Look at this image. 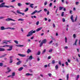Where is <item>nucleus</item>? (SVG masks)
<instances>
[{
  "label": "nucleus",
  "mask_w": 80,
  "mask_h": 80,
  "mask_svg": "<svg viewBox=\"0 0 80 80\" xmlns=\"http://www.w3.org/2000/svg\"><path fill=\"white\" fill-rule=\"evenodd\" d=\"M5 2H2L1 4H0V8H2L3 7H6V8H10L12 7V8H14V7L13 6L11 5L10 6H5Z\"/></svg>",
  "instance_id": "nucleus-1"
},
{
  "label": "nucleus",
  "mask_w": 80,
  "mask_h": 80,
  "mask_svg": "<svg viewBox=\"0 0 80 80\" xmlns=\"http://www.w3.org/2000/svg\"><path fill=\"white\" fill-rule=\"evenodd\" d=\"M7 29H10V30H15V28L12 27L5 28V27L3 26H2L0 27V30H7Z\"/></svg>",
  "instance_id": "nucleus-2"
},
{
  "label": "nucleus",
  "mask_w": 80,
  "mask_h": 80,
  "mask_svg": "<svg viewBox=\"0 0 80 80\" xmlns=\"http://www.w3.org/2000/svg\"><path fill=\"white\" fill-rule=\"evenodd\" d=\"M36 32V31H34L33 30H32L31 31L28 33V34L27 35V37H30L32 36V35L33 33H35Z\"/></svg>",
  "instance_id": "nucleus-3"
},
{
  "label": "nucleus",
  "mask_w": 80,
  "mask_h": 80,
  "mask_svg": "<svg viewBox=\"0 0 80 80\" xmlns=\"http://www.w3.org/2000/svg\"><path fill=\"white\" fill-rule=\"evenodd\" d=\"M6 21L7 22H9V21H14V22H15V21H16V20L14 19H12L11 18H8L6 19Z\"/></svg>",
  "instance_id": "nucleus-4"
},
{
  "label": "nucleus",
  "mask_w": 80,
  "mask_h": 80,
  "mask_svg": "<svg viewBox=\"0 0 80 80\" xmlns=\"http://www.w3.org/2000/svg\"><path fill=\"white\" fill-rule=\"evenodd\" d=\"M10 42V41H7L6 40L3 41L1 43L2 44H5V45H7L8 43L7 42Z\"/></svg>",
  "instance_id": "nucleus-5"
},
{
  "label": "nucleus",
  "mask_w": 80,
  "mask_h": 80,
  "mask_svg": "<svg viewBox=\"0 0 80 80\" xmlns=\"http://www.w3.org/2000/svg\"><path fill=\"white\" fill-rule=\"evenodd\" d=\"M12 48H13V46L11 45L9 47V49H7V51H11V50H12Z\"/></svg>",
  "instance_id": "nucleus-6"
},
{
  "label": "nucleus",
  "mask_w": 80,
  "mask_h": 80,
  "mask_svg": "<svg viewBox=\"0 0 80 80\" xmlns=\"http://www.w3.org/2000/svg\"><path fill=\"white\" fill-rule=\"evenodd\" d=\"M18 55L20 56V57H26V54H18Z\"/></svg>",
  "instance_id": "nucleus-7"
},
{
  "label": "nucleus",
  "mask_w": 80,
  "mask_h": 80,
  "mask_svg": "<svg viewBox=\"0 0 80 80\" xmlns=\"http://www.w3.org/2000/svg\"><path fill=\"white\" fill-rule=\"evenodd\" d=\"M41 42H42L43 43H46V42H47V39H44Z\"/></svg>",
  "instance_id": "nucleus-8"
},
{
  "label": "nucleus",
  "mask_w": 80,
  "mask_h": 80,
  "mask_svg": "<svg viewBox=\"0 0 80 80\" xmlns=\"http://www.w3.org/2000/svg\"><path fill=\"white\" fill-rule=\"evenodd\" d=\"M42 29V28L40 27L36 29V32H38L39 31H40V30H41Z\"/></svg>",
  "instance_id": "nucleus-9"
},
{
  "label": "nucleus",
  "mask_w": 80,
  "mask_h": 80,
  "mask_svg": "<svg viewBox=\"0 0 80 80\" xmlns=\"http://www.w3.org/2000/svg\"><path fill=\"white\" fill-rule=\"evenodd\" d=\"M5 49L3 48H0V52H3Z\"/></svg>",
  "instance_id": "nucleus-10"
},
{
  "label": "nucleus",
  "mask_w": 80,
  "mask_h": 80,
  "mask_svg": "<svg viewBox=\"0 0 80 80\" xmlns=\"http://www.w3.org/2000/svg\"><path fill=\"white\" fill-rule=\"evenodd\" d=\"M34 5V4H33V3L30 4V5L29 7H31V8H33V6Z\"/></svg>",
  "instance_id": "nucleus-11"
},
{
  "label": "nucleus",
  "mask_w": 80,
  "mask_h": 80,
  "mask_svg": "<svg viewBox=\"0 0 80 80\" xmlns=\"http://www.w3.org/2000/svg\"><path fill=\"white\" fill-rule=\"evenodd\" d=\"M32 58H33V57L32 55L30 56L29 58V60H32Z\"/></svg>",
  "instance_id": "nucleus-12"
},
{
  "label": "nucleus",
  "mask_w": 80,
  "mask_h": 80,
  "mask_svg": "<svg viewBox=\"0 0 80 80\" xmlns=\"http://www.w3.org/2000/svg\"><path fill=\"white\" fill-rule=\"evenodd\" d=\"M31 52L32 51H31V50L28 49V50L27 51V53H30V52Z\"/></svg>",
  "instance_id": "nucleus-13"
},
{
  "label": "nucleus",
  "mask_w": 80,
  "mask_h": 80,
  "mask_svg": "<svg viewBox=\"0 0 80 80\" xmlns=\"http://www.w3.org/2000/svg\"><path fill=\"white\" fill-rule=\"evenodd\" d=\"M77 41H78V39H76V41L75 42V43H73V45H77Z\"/></svg>",
  "instance_id": "nucleus-14"
},
{
  "label": "nucleus",
  "mask_w": 80,
  "mask_h": 80,
  "mask_svg": "<svg viewBox=\"0 0 80 80\" xmlns=\"http://www.w3.org/2000/svg\"><path fill=\"white\" fill-rule=\"evenodd\" d=\"M79 78H80V75H77V77L76 78V80H78Z\"/></svg>",
  "instance_id": "nucleus-15"
},
{
  "label": "nucleus",
  "mask_w": 80,
  "mask_h": 80,
  "mask_svg": "<svg viewBox=\"0 0 80 80\" xmlns=\"http://www.w3.org/2000/svg\"><path fill=\"white\" fill-rule=\"evenodd\" d=\"M22 63V61H19V62H18L17 63V65H20L21 63Z\"/></svg>",
  "instance_id": "nucleus-16"
},
{
  "label": "nucleus",
  "mask_w": 80,
  "mask_h": 80,
  "mask_svg": "<svg viewBox=\"0 0 80 80\" xmlns=\"http://www.w3.org/2000/svg\"><path fill=\"white\" fill-rule=\"evenodd\" d=\"M10 47V46H9L8 45H6L1 47L3 48L4 47Z\"/></svg>",
  "instance_id": "nucleus-17"
},
{
  "label": "nucleus",
  "mask_w": 80,
  "mask_h": 80,
  "mask_svg": "<svg viewBox=\"0 0 80 80\" xmlns=\"http://www.w3.org/2000/svg\"><path fill=\"white\" fill-rule=\"evenodd\" d=\"M58 65H56V66H55V70H57L58 69Z\"/></svg>",
  "instance_id": "nucleus-18"
},
{
  "label": "nucleus",
  "mask_w": 80,
  "mask_h": 80,
  "mask_svg": "<svg viewBox=\"0 0 80 80\" xmlns=\"http://www.w3.org/2000/svg\"><path fill=\"white\" fill-rule=\"evenodd\" d=\"M23 68L22 67L18 69L19 71H22V70H23Z\"/></svg>",
  "instance_id": "nucleus-19"
},
{
  "label": "nucleus",
  "mask_w": 80,
  "mask_h": 80,
  "mask_svg": "<svg viewBox=\"0 0 80 80\" xmlns=\"http://www.w3.org/2000/svg\"><path fill=\"white\" fill-rule=\"evenodd\" d=\"M30 75L32 76V74H30L29 73H27L26 74V76H29Z\"/></svg>",
  "instance_id": "nucleus-20"
},
{
  "label": "nucleus",
  "mask_w": 80,
  "mask_h": 80,
  "mask_svg": "<svg viewBox=\"0 0 80 80\" xmlns=\"http://www.w3.org/2000/svg\"><path fill=\"white\" fill-rule=\"evenodd\" d=\"M71 19L72 20V22H74V21L73 20V15H72L71 17Z\"/></svg>",
  "instance_id": "nucleus-21"
},
{
  "label": "nucleus",
  "mask_w": 80,
  "mask_h": 80,
  "mask_svg": "<svg viewBox=\"0 0 80 80\" xmlns=\"http://www.w3.org/2000/svg\"><path fill=\"white\" fill-rule=\"evenodd\" d=\"M59 10H62L63 8V7H59Z\"/></svg>",
  "instance_id": "nucleus-22"
},
{
  "label": "nucleus",
  "mask_w": 80,
  "mask_h": 80,
  "mask_svg": "<svg viewBox=\"0 0 80 80\" xmlns=\"http://www.w3.org/2000/svg\"><path fill=\"white\" fill-rule=\"evenodd\" d=\"M16 46L17 47H23V45H16Z\"/></svg>",
  "instance_id": "nucleus-23"
},
{
  "label": "nucleus",
  "mask_w": 80,
  "mask_h": 80,
  "mask_svg": "<svg viewBox=\"0 0 80 80\" xmlns=\"http://www.w3.org/2000/svg\"><path fill=\"white\" fill-rule=\"evenodd\" d=\"M18 7H20V6H22V4L20 3H19L18 4Z\"/></svg>",
  "instance_id": "nucleus-24"
},
{
  "label": "nucleus",
  "mask_w": 80,
  "mask_h": 80,
  "mask_svg": "<svg viewBox=\"0 0 80 80\" xmlns=\"http://www.w3.org/2000/svg\"><path fill=\"white\" fill-rule=\"evenodd\" d=\"M68 78H69V74H68L67 75V79L68 80Z\"/></svg>",
  "instance_id": "nucleus-25"
},
{
  "label": "nucleus",
  "mask_w": 80,
  "mask_h": 80,
  "mask_svg": "<svg viewBox=\"0 0 80 80\" xmlns=\"http://www.w3.org/2000/svg\"><path fill=\"white\" fill-rule=\"evenodd\" d=\"M43 43L42 42H41L40 44V47H41L43 45Z\"/></svg>",
  "instance_id": "nucleus-26"
},
{
  "label": "nucleus",
  "mask_w": 80,
  "mask_h": 80,
  "mask_svg": "<svg viewBox=\"0 0 80 80\" xmlns=\"http://www.w3.org/2000/svg\"><path fill=\"white\" fill-rule=\"evenodd\" d=\"M14 42L16 43V44H18V42L17 40L14 41Z\"/></svg>",
  "instance_id": "nucleus-27"
},
{
  "label": "nucleus",
  "mask_w": 80,
  "mask_h": 80,
  "mask_svg": "<svg viewBox=\"0 0 80 80\" xmlns=\"http://www.w3.org/2000/svg\"><path fill=\"white\" fill-rule=\"evenodd\" d=\"M6 55H7V54H4V55L0 57V58H2V57H5V56H6Z\"/></svg>",
  "instance_id": "nucleus-28"
},
{
  "label": "nucleus",
  "mask_w": 80,
  "mask_h": 80,
  "mask_svg": "<svg viewBox=\"0 0 80 80\" xmlns=\"http://www.w3.org/2000/svg\"><path fill=\"white\" fill-rule=\"evenodd\" d=\"M17 13H18V14H21V12H20V11L18 10H17Z\"/></svg>",
  "instance_id": "nucleus-29"
},
{
  "label": "nucleus",
  "mask_w": 80,
  "mask_h": 80,
  "mask_svg": "<svg viewBox=\"0 0 80 80\" xmlns=\"http://www.w3.org/2000/svg\"><path fill=\"white\" fill-rule=\"evenodd\" d=\"M15 73L14 72L12 73V76L13 77H14V76H15Z\"/></svg>",
  "instance_id": "nucleus-30"
},
{
  "label": "nucleus",
  "mask_w": 80,
  "mask_h": 80,
  "mask_svg": "<svg viewBox=\"0 0 80 80\" xmlns=\"http://www.w3.org/2000/svg\"><path fill=\"white\" fill-rule=\"evenodd\" d=\"M24 20L23 19L20 18L18 19V21H23Z\"/></svg>",
  "instance_id": "nucleus-31"
},
{
  "label": "nucleus",
  "mask_w": 80,
  "mask_h": 80,
  "mask_svg": "<svg viewBox=\"0 0 80 80\" xmlns=\"http://www.w3.org/2000/svg\"><path fill=\"white\" fill-rule=\"evenodd\" d=\"M11 69H9L8 72H6V73H9L10 72H11Z\"/></svg>",
  "instance_id": "nucleus-32"
},
{
  "label": "nucleus",
  "mask_w": 80,
  "mask_h": 80,
  "mask_svg": "<svg viewBox=\"0 0 80 80\" xmlns=\"http://www.w3.org/2000/svg\"><path fill=\"white\" fill-rule=\"evenodd\" d=\"M52 51H53V49H51L49 50V52L50 53H51V52H52Z\"/></svg>",
  "instance_id": "nucleus-33"
},
{
  "label": "nucleus",
  "mask_w": 80,
  "mask_h": 80,
  "mask_svg": "<svg viewBox=\"0 0 80 80\" xmlns=\"http://www.w3.org/2000/svg\"><path fill=\"white\" fill-rule=\"evenodd\" d=\"M13 62V60L12 59H10V61L9 62L10 63H12Z\"/></svg>",
  "instance_id": "nucleus-34"
},
{
  "label": "nucleus",
  "mask_w": 80,
  "mask_h": 80,
  "mask_svg": "<svg viewBox=\"0 0 80 80\" xmlns=\"http://www.w3.org/2000/svg\"><path fill=\"white\" fill-rule=\"evenodd\" d=\"M65 43H67V38L66 37H65Z\"/></svg>",
  "instance_id": "nucleus-35"
},
{
  "label": "nucleus",
  "mask_w": 80,
  "mask_h": 80,
  "mask_svg": "<svg viewBox=\"0 0 80 80\" xmlns=\"http://www.w3.org/2000/svg\"><path fill=\"white\" fill-rule=\"evenodd\" d=\"M62 17H63L64 16V12H62L61 14Z\"/></svg>",
  "instance_id": "nucleus-36"
},
{
  "label": "nucleus",
  "mask_w": 80,
  "mask_h": 80,
  "mask_svg": "<svg viewBox=\"0 0 80 80\" xmlns=\"http://www.w3.org/2000/svg\"><path fill=\"white\" fill-rule=\"evenodd\" d=\"M55 63V61L54 60H53L52 62V64H54Z\"/></svg>",
  "instance_id": "nucleus-37"
},
{
  "label": "nucleus",
  "mask_w": 80,
  "mask_h": 80,
  "mask_svg": "<svg viewBox=\"0 0 80 80\" xmlns=\"http://www.w3.org/2000/svg\"><path fill=\"white\" fill-rule=\"evenodd\" d=\"M47 1H45L44 3V5L45 6V5H47Z\"/></svg>",
  "instance_id": "nucleus-38"
},
{
  "label": "nucleus",
  "mask_w": 80,
  "mask_h": 80,
  "mask_svg": "<svg viewBox=\"0 0 80 80\" xmlns=\"http://www.w3.org/2000/svg\"><path fill=\"white\" fill-rule=\"evenodd\" d=\"M3 18H5V17H0V20H1V19H3Z\"/></svg>",
  "instance_id": "nucleus-39"
},
{
  "label": "nucleus",
  "mask_w": 80,
  "mask_h": 80,
  "mask_svg": "<svg viewBox=\"0 0 80 80\" xmlns=\"http://www.w3.org/2000/svg\"><path fill=\"white\" fill-rule=\"evenodd\" d=\"M28 10V8H27L25 10L24 12H27Z\"/></svg>",
  "instance_id": "nucleus-40"
},
{
  "label": "nucleus",
  "mask_w": 80,
  "mask_h": 80,
  "mask_svg": "<svg viewBox=\"0 0 80 80\" xmlns=\"http://www.w3.org/2000/svg\"><path fill=\"white\" fill-rule=\"evenodd\" d=\"M25 4L26 5H30V3L29 2H26L25 3Z\"/></svg>",
  "instance_id": "nucleus-41"
},
{
  "label": "nucleus",
  "mask_w": 80,
  "mask_h": 80,
  "mask_svg": "<svg viewBox=\"0 0 80 80\" xmlns=\"http://www.w3.org/2000/svg\"><path fill=\"white\" fill-rule=\"evenodd\" d=\"M41 52H38L37 53V55H40Z\"/></svg>",
  "instance_id": "nucleus-42"
},
{
  "label": "nucleus",
  "mask_w": 80,
  "mask_h": 80,
  "mask_svg": "<svg viewBox=\"0 0 80 80\" xmlns=\"http://www.w3.org/2000/svg\"><path fill=\"white\" fill-rule=\"evenodd\" d=\"M62 20L63 22H65V18H63L62 19Z\"/></svg>",
  "instance_id": "nucleus-43"
},
{
  "label": "nucleus",
  "mask_w": 80,
  "mask_h": 80,
  "mask_svg": "<svg viewBox=\"0 0 80 80\" xmlns=\"http://www.w3.org/2000/svg\"><path fill=\"white\" fill-rule=\"evenodd\" d=\"M73 37L74 38H76V35H75V34H74L73 35Z\"/></svg>",
  "instance_id": "nucleus-44"
},
{
  "label": "nucleus",
  "mask_w": 80,
  "mask_h": 80,
  "mask_svg": "<svg viewBox=\"0 0 80 80\" xmlns=\"http://www.w3.org/2000/svg\"><path fill=\"white\" fill-rule=\"evenodd\" d=\"M45 52H46V49H45L43 51L42 53V54H43V53H45Z\"/></svg>",
  "instance_id": "nucleus-45"
},
{
  "label": "nucleus",
  "mask_w": 80,
  "mask_h": 80,
  "mask_svg": "<svg viewBox=\"0 0 80 80\" xmlns=\"http://www.w3.org/2000/svg\"><path fill=\"white\" fill-rule=\"evenodd\" d=\"M3 65V63H0V67H2Z\"/></svg>",
  "instance_id": "nucleus-46"
},
{
  "label": "nucleus",
  "mask_w": 80,
  "mask_h": 80,
  "mask_svg": "<svg viewBox=\"0 0 80 80\" xmlns=\"http://www.w3.org/2000/svg\"><path fill=\"white\" fill-rule=\"evenodd\" d=\"M38 24H39V21H38L36 22V25H38Z\"/></svg>",
  "instance_id": "nucleus-47"
},
{
  "label": "nucleus",
  "mask_w": 80,
  "mask_h": 80,
  "mask_svg": "<svg viewBox=\"0 0 80 80\" xmlns=\"http://www.w3.org/2000/svg\"><path fill=\"white\" fill-rule=\"evenodd\" d=\"M52 3H50L49 4V7H52Z\"/></svg>",
  "instance_id": "nucleus-48"
},
{
  "label": "nucleus",
  "mask_w": 80,
  "mask_h": 80,
  "mask_svg": "<svg viewBox=\"0 0 80 80\" xmlns=\"http://www.w3.org/2000/svg\"><path fill=\"white\" fill-rule=\"evenodd\" d=\"M42 11V10H41L39 11H38V13H40V12H41Z\"/></svg>",
  "instance_id": "nucleus-49"
},
{
  "label": "nucleus",
  "mask_w": 80,
  "mask_h": 80,
  "mask_svg": "<svg viewBox=\"0 0 80 80\" xmlns=\"http://www.w3.org/2000/svg\"><path fill=\"white\" fill-rule=\"evenodd\" d=\"M52 42H53V41L52 40L50 42H49L48 43H49V44H50L52 43Z\"/></svg>",
  "instance_id": "nucleus-50"
},
{
  "label": "nucleus",
  "mask_w": 80,
  "mask_h": 80,
  "mask_svg": "<svg viewBox=\"0 0 80 80\" xmlns=\"http://www.w3.org/2000/svg\"><path fill=\"white\" fill-rule=\"evenodd\" d=\"M15 2V0H12L11 2L13 3V2Z\"/></svg>",
  "instance_id": "nucleus-51"
},
{
  "label": "nucleus",
  "mask_w": 80,
  "mask_h": 80,
  "mask_svg": "<svg viewBox=\"0 0 80 80\" xmlns=\"http://www.w3.org/2000/svg\"><path fill=\"white\" fill-rule=\"evenodd\" d=\"M54 46H56L57 47L58 46V44L57 43H56L55 44H54Z\"/></svg>",
  "instance_id": "nucleus-52"
},
{
  "label": "nucleus",
  "mask_w": 80,
  "mask_h": 80,
  "mask_svg": "<svg viewBox=\"0 0 80 80\" xmlns=\"http://www.w3.org/2000/svg\"><path fill=\"white\" fill-rule=\"evenodd\" d=\"M38 10H36L35 11H34V13H37V12L38 13Z\"/></svg>",
  "instance_id": "nucleus-53"
},
{
  "label": "nucleus",
  "mask_w": 80,
  "mask_h": 80,
  "mask_svg": "<svg viewBox=\"0 0 80 80\" xmlns=\"http://www.w3.org/2000/svg\"><path fill=\"white\" fill-rule=\"evenodd\" d=\"M48 75H49V77H51V76H52V74H51V73H49V74H48Z\"/></svg>",
  "instance_id": "nucleus-54"
},
{
  "label": "nucleus",
  "mask_w": 80,
  "mask_h": 80,
  "mask_svg": "<svg viewBox=\"0 0 80 80\" xmlns=\"http://www.w3.org/2000/svg\"><path fill=\"white\" fill-rule=\"evenodd\" d=\"M2 2H3V0H0V3H3Z\"/></svg>",
  "instance_id": "nucleus-55"
},
{
  "label": "nucleus",
  "mask_w": 80,
  "mask_h": 80,
  "mask_svg": "<svg viewBox=\"0 0 80 80\" xmlns=\"http://www.w3.org/2000/svg\"><path fill=\"white\" fill-rule=\"evenodd\" d=\"M44 12H47V9H46V8L44 9Z\"/></svg>",
  "instance_id": "nucleus-56"
},
{
  "label": "nucleus",
  "mask_w": 80,
  "mask_h": 80,
  "mask_svg": "<svg viewBox=\"0 0 80 80\" xmlns=\"http://www.w3.org/2000/svg\"><path fill=\"white\" fill-rule=\"evenodd\" d=\"M76 61L77 62H79V61L78 60V58H76Z\"/></svg>",
  "instance_id": "nucleus-57"
},
{
  "label": "nucleus",
  "mask_w": 80,
  "mask_h": 80,
  "mask_svg": "<svg viewBox=\"0 0 80 80\" xmlns=\"http://www.w3.org/2000/svg\"><path fill=\"white\" fill-rule=\"evenodd\" d=\"M58 63H59V65H61V62L60 61H59Z\"/></svg>",
  "instance_id": "nucleus-58"
},
{
  "label": "nucleus",
  "mask_w": 80,
  "mask_h": 80,
  "mask_svg": "<svg viewBox=\"0 0 80 80\" xmlns=\"http://www.w3.org/2000/svg\"><path fill=\"white\" fill-rule=\"evenodd\" d=\"M66 65H68V62H66Z\"/></svg>",
  "instance_id": "nucleus-59"
},
{
  "label": "nucleus",
  "mask_w": 80,
  "mask_h": 80,
  "mask_svg": "<svg viewBox=\"0 0 80 80\" xmlns=\"http://www.w3.org/2000/svg\"><path fill=\"white\" fill-rule=\"evenodd\" d=\"M50 13V12H49V11H48L47 12V14L48 15H49V14Z\"/></svg>",
  "instance_id": "nucleus-60"
},
{
  "label": "nucleus",
  "mask_w": 80,
  "mask_h": 80,
  "mask_svg": "<svg viewBox=\"0 0 80 80\" xmlns=\"http://www.w3.org/2000/svg\"><path fill=\"white\" fill-rule=\"evenodd\" d=\"M64 48H65V49H67V48H68V47L66 46L64 47Z\"/></svg>",
  "instance_id": "nucleus-61"
},
{
  "label": "nucleus",
  "mask_w": 80,
  "mask_h": 80,
  "mask_svg": "<svg viewBox=\"0 0 80 80\" xmlns=\"http://www.w3.org/2000/svg\"><path fill=\"white\" fill-rule=\"evenodd\" d=\"M44 20L45 21H47V18H45Z\"/></svg>",
  "instance_id": "nucleus-62"
},
{
  "label": "nucleus",
  "mask_w": 80,
  "mask_h": 80,
  "mask_svg": "<svg viewBox=\"0 0 80 80\" xmlns=\"http://www.w3.org/2000/svg\"><path fill=\"white\" fill-rule=\"evenodd\" d=\"M20 14H22V15H23V16L24 15H25L24 13H22V12H21V13Z\"/></svg>",
  "instance_id": "nucleus-63"
},
{
  "label": "nucleus",
  "mask_w": 80,
  "mask_h": 80,
  "mask_svg": "<svg viewBox=\"0 0 80 80\" xmlns=\"http://www.w3.org/2000/svg\"><path fill=\"white\" fill-rule=\"evenodd\" d=\"M37 60L38 62H39V61L40 60V58H37Z\"/></svg>",
  "instance_id": "nucleus-64"
}]
</instances>
